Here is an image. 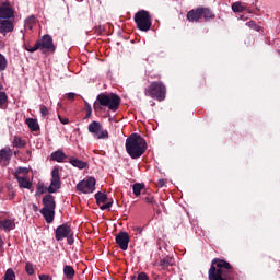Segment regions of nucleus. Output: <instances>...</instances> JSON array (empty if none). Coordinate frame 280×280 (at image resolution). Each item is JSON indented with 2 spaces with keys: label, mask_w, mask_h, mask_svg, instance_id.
<instances>
[{
  "label": "nucleus",
  "mask_w": 280,
  "mask_h": 280,
  "mask_svg": "<svg viewBox=\"0 0 280 280\" xmlns=\"http://www.w3.org/2000/svg\"><path fill=\"white\" fill-rule=\"evenodd\" d=\"M233 269L231 264L222 259H213L209 269V280H229Z\"/></svg>",
  "instance_id": "f257e3e1"
},
{
  "label": "nucleus",
  "mask_w": 280,
  "mask_h": 280,
  "mask_svg": "<svg viewBox=\"0 0 280 280\" xmlns=\"http://www.w3.org/2000/svg\"><path fill=\"white\" fill-rule=\"evenodd\" d=\"M145 150V140L141 136L132 133L126 139V151L131 159H139Z\"/></svg>",
  "instance_id": "f03ea898"
},
{
  "label": "nucleus",
  "mask_w": 280,
  "mask_h": 280,
  "mask_svg": "<svg viewBox=\"0 0 280 280\" xmlns=\"http://www.w3.org/2000/svg\"><path fill=\"white\" fill-rule=\"evenodd\" d=\"M121 104V98L117 94H98L94 103V110H102V107L107 106L109 110H117Z\"/></svg>",
  "instance_id": "7ed1b4c3"
},
{
  "label": "nucleus",
  "mask_w": 280,
  "mask_h": 280,
  "mask_svg": "<svg viewBox=\"0 0 280 280\" xmlns=\"http://www.w3.org/2000/svg\"><path fill=\"white\" fill-rule=\"evenodd\" d=\"M165 85L161 82L151 83L150 86L144 91V95H149V97L158 100L159 102H163V100H165Z\"/></svg>",
  "instance_id": "20e7f679"
},
{
  "label": "nucleus",
  "mask_w": 280,
  "mask_h": 280,
  "mask_svg": "<svg viewBox=\"0 0 280 280\" xmlns=\"http://www.w3.org/2000/svg\"><path fill=\"white\" fill-rule=\"evenodd\" d=\"M135 23L138 30L141 32H148L152 27V19L150 18V12L141 10L135 14Z\"/></svg>",
  "instance_id": "39448f33"
},
{
  "label": "nucleus",
  "mask_w": 280,
  "mask_h": 280,
  "mask_svg": "<svg viewBox=\"0 0 280 280\" xmlns=\"http://www.w3.org/2000/svg\"><path fill=\"white\" fill-rule=\"evenodd\" d=\"M56 51V46H54V38L49 35H44L34 45V48L31 51Z\"/></svg>",
  "instance_id": "423d86ee"
},
{
  "label": "nucleus",
  "mask_w": 280,
  "mask_h": 280,
  "mask_svg": "<svg viewBox=\"0 0 280 280\" xmlns=\"http://www.w3.org/2000/svg\"><path fill=\"white\" fill-rule=\"evenodd\" d=\"M88 130L93 135V137H95V139H108V130L102 129V124L98 121H92L89 125Z\"/></svg>",
  "instance_id": "0eeeda50"
},
{
  "label": "nucleus",
  "mask_w": 280,
  "mask_h": 280,
  "mask_svg": "<svg viewBox=\"0 0 280 280\" xmlns=\"http://www.w3.org/2000/svg\"><path fill=\"white\" fill-rule=\"evenodd\" d=\"M95 183L96 180L94 177H89L88 179L79 182L77 189L82 194H93V191H95Z\"/></svg>",
  "instance_id": "6e6552de"
},
{
  "label": "nucleus",
  "mask_w": 280,
  "mask_h": 280,
  "mask_svg": "<svg viewBox=\"0 0 280 280\" xmlns=\"http://www.w3.org/2000/svg\"><path fill=\"white\" fill-rule=\"evenodd\" d=\"M60 170L58 168H54L51 172V182H50V186L48 187V191L49 194H56V191H58V189H60Z\"/></svg>",
  "instance_id": "1a4fd4ad"
},
{
  "label": "nucleus",
  "mask_w": 280,
  "mask_h": 280,
  "mask_svg": "<svg viewBox=\"0 0 280 280\" xmlns=\"http://www.w3.org/2000/svg\"><path fill=\"white\" fill-rule=\"evenodd\" d=\"M69 235H73V232H71V226L68 224L59 225L56 229V240L57 242H60L61 240H65V237H69Z\"/></svg>",
  "instance_id": "9d476101"
},
{
  "label": "nucleus",
  "mask_w": 280,
  "mask_h": 280,
  "mask_svg": "<svg viewBox=\"0 0 280 280\" xmlns=\"http://www.w3.org/2000/svg\"><path fill=\"white\" fill-rule=\"evenodd\" d=\"M116 244H118L121 250H128V244H130V236L127 232H120L116 235Z\"/></svg>",
  "instance_id": "9b49d317"
},
{
  "label": "nucleus",
  "mask_w": 280,
  "mask_h": 280,
  "mask_svg": "<svg viewBox=\"0 0 280 280\" xmlns=\"http://www.w3.org/2000/svg\"><path fill=\"white\" fill-rule=\"evenodd\" d=\"M0 19H14V10L10 5V2L0 4Z\"/></svg>",
  "instance_id": "f8f14e48"
},
{
  "label": "nucleus",
  "mask_w": 280,
  "mask_h": 280,
  "mask_svg": "<svg viewBox=\"0 0 280 280\" xmlns=\"http://www.w3.org/2000/svg\"><path fill=\"white\" fill-rule=\"evenodd\" d=\"M14 30V24L11 20L0 18V34H5Z\"/></svg>",
  "instance_id": "ddd939ff"
},
{
  "label": "nucleus",
  "mask_w": 280,
  "mask_h": 280,
  "mask_svg": "<svg viewBox=\"0 0 280 280\" xmlns=\"http://www.w3.org/2000/svg\"><path fill=\"white\" fill-rule=\"evenodd\" d=\"M187 19L191 22V23H198V21H200V19H202V8H198L196 10H191L187 13Z\"/></svg>",
  "instance_id": "4468645a"
},
{
  "label": "nucleus",
  "mask_w": 280,
  "mask_h": 280,
  "mask_svg": "<svg viewBox=\"0 0 280 280\" xmlns=\"http://www.w3.org/2000/svg\"><path fill=\"white\" fill-rule=\"evenodd\" d=\"M15 179L23 189H32V180H30L28 176L15 175Z\"/></svg>",
  "instance_id": "2eb2a0df"
},
{
  "label": "nucleus",
  "mask_w": 280,
  "mask_h": 280,
  "mask_svg": "<svg viewBox=\"0 0 280 280\" xmlns=\"http://www.w3.org/2000/svg\"><path fill=\"white\" fill-rule=\"evenodd\" d=\"M42 215L45 218L47 224H51L54 222V218L56 215V210L49 208H43L40 210Z\"/></svg>",
  "instance_id": "dca6fc26"
},
{
  "label": "nucleus",
  "mask_w": 280,
  "mask_h": 280,
  "mask_svg": "<svg viewBox=\"0 0 280 280\" xmlns=\"http://www.w3.org/2000/svg\"><path fill=\"white\" fill-rule=\"evenodd\" d=\"M44 209H52L56 210V201L54 200V196L46 195L43 197Z\"/></svg>",
  "instance_id": "f3484780"
},
{
  "label": "nucleus",
  "mask_w": 280,
  "mask_h": 280,
  "mask_svg": "<svg viewBox=\"0 0 280 280\" xmlns=\"http://www.w3.org/2000/svg\"><path fill=\"white\" fill-rule=\"evenodd\" d=\"M67 159V155L62 151H56L51 153V160L57 161V163H62Z\"/></svg>",
  "instance_id": "a211bd4d"
},
{
  "label": "nucleus",
  "mask_w": 280,
  "mask_h": 280,
  "mask_svg": "<svg viewBox=\"0 0 280 280\" xmlns=\"http://www.w3.org/2000/svg\"><path fill=\"white\" fill-rule=\"evenodd\" d=\"M70 163L73 167H78V170H84L86 167V162L75 158H70Z\"/></svg>",
  "instance_id": "6ab92c4d"
},
{
  "label": "nucleus",
  "mask_w": 280,
  "mask_h": 280,
  "mask_svg": "<svg viewBox=\"0 0 280 280\" xmlns=\"http://www.w3.org/2000/svg\"><path fill=\"white\" fill-rule=\"evenodd\" d=\"M0 226L4 229V231H12V229H14V222L10 219H4L0 221Z\"/></svg>",
  "instance_id": "aec40b11"
},
{
  "label": "nucleus",
  "mask_w": 280,
  "mask_h": 280,
  "mask_svg": "<svg viewBox=\"0 0 280 280\" xmlns=\"http://www.w3.org/2000/svg\"><path fill=\"white\" fill-rule=\"evenodd\" d=\"M26 125L28 126V128L33 131L36 132V130H38L40 127L38 126V120L34 119V118H27L26 119Z\"/></svg>",
  "instance_id": "412c9836"
},
{
  "label": "nucleus",
  "mask_w": 280,
  "mask_h": 280,
  "mask_svg": "<svg viewBox=\"0 0 280 280\" xmlns=\"http://www.w3.org/2000/svg\"><path fill=\"white\" fill-rule=\"evenodd\" d=\"M63 275H66L67 279H73L75 277V269L69 265H66L63 267Z\"/></svg>",
  "instance_id": "4be33fe9"
},
{
  "label": "nucleus",
  "mask_w": 280,
  "mask_h": 280,
  "mask_svg": "<svg viewBox=\"0 0 280 280\" xmlns=\"http://www.w3.org/2000/svg\"><path fill=\"white\" fill-rule=\"evenodd\" d=\"M160 266L162 268H170V266H174V257L166 256L160 261Z\"/></svg>",
  "instance_id": "5701e85b"
},
{
  "label": "nucleus",
  "mask_w": 280,
  "mask_h": 280,
  "mask_svg": "<svg viewBox=\"0 0 280 280\" xmlns=\"http://www.w3.org/2000/svg\"><path fill=\"white\" fill-rule=\"evenodd\" d=\"M203 16L205 21H210V19H215V15L211 10L207 8H201V18Z\"/></svg>",
  "instance_id": "b1692460"
},
{
  "label": "nucleus",
  "mask_w": 280,
  "mask_h": 280,
  "mask_svg": "<svg viewBox=\"0 0 280 280\" xmlns=\"http://www.w3.org/2000/svg\"><path fill=\"white\" fill-rule=\"evenodd\" d=\"M12 150L10 148H5L0 150V161H10Z\"/></svg>",
  "instance_id": "393cba45"
},
{
  "label": "nucleus",
  "mask_w": 280,
  "mask_h": 280,
  "mask_svg": "<svg viewBox=\"0 0 280 280\" xmlns=\"http://www.w3.org/2000/svg\"><path fill=\"white\" fill-rule=\"evenodd\" d=\"M95 200L97 202V205H104V202H106V200H108V196L104 192H96L95 194Z\"/></svg>",
  "instance_id": "a878e982"
},
{
  "label": "nucleus",
  "mask_w": 280,
  "mask_h": 280,
  "mask_svg": "<svg viewBox=\"0 0 280 280\" xmlns=\"http://www.w3.org/2000/svg\"><path fill=\"white\" fill-rule=\"evenodd\" d=\"M13 145H14V148H25L26 142H25V140L21 139L20 137H14Z\"/></svg>",
  "instance_id": "bb28decb"
},
{
  "label": "nucleus",
  "mask_w": 280,
  "mask_h": 280,
  "mask_svg": "<svg viewBox=\"0 0 280 280\" xmlns=\"http://www.w3.org/2000/svg\"><path fill=\"white\" fill-rule=\"evenodd\" d=\"M16 273H14L13 269H8L4 275V280H15Z\"/></svg>",
  "instance_id": "cd10ccee"
},
{
  "label": "nucleus",
  "mask_w": 280,
  "mask_h": 280,
  "mask_svg": "<svg viewBox=\"0 0 280 280\" xmlns=\"http://www.w3.org/2000/svg\"><path fill=\"white\" fill-rule=\"evenodd\" d=\"M27 176V174H30V168L27 167H19L16 171H15V176Z\"/></svg>",
  "instance_id": "c85d7f7f"
},
{
  "label": "nucleus",
  "mask_w": 280,
  "mask_h": 280,
  "mask_svg": "<svg viewBox=\"0 0 280 280\" xmlns=\"http://www.w3.org/2000/svg\"><path fill=\"white\" fill-rule=\"evenodd\" d=\"M143 184H133V194L135 196H141V190L143 189Z\"/></svg>",
  "instance_id": "c756f323"
},
{
  "label": "nucleus",
  "mask_w": 280,
  "mask_h": 280,
  "mask_svg": "<svg viewBox=\"0 0 280 280\" xmlns=\"http://www.w3.org/2000/svg\"><path fill=\"white\" fill-rule=\"evenodd\" d=\"M8 103V94L0 92V108H3L4 104Z\"/></svg>",
  "instance_id": "7c9ffc66"
},
{
  "label": "nucleus",
  "mask_w": 280,
  "mask_h": 280,
  "mask_svg": "<svg viewBox=\"0 0 280 280\" xmlns=\"http://www.w3.org/2000/svg\"><path fill=\"white\" fill-rule=\"evenodd\" d=\"M232 10H233V12H244L245 8H244V5H242V3L235 2L232 5Z\"/></svg>",
  "instance_id": "2f4dec72"
},
{
  "label": "nucleus",
  "mask_w": 280,
  "mask_h": 280,
  "mask_svg": "<svg viewBox=\"0 0 280 280\" xmlns=\"http://www.w3.org/2000/svg\"><path fill=\"white\" fill-rule=\"evenodd\" d=\"M7 67H8V61L5 60V57L0 54V71H5Z\"/></svg>",
  "instance_id": "473e14b6"
},
{
  "label": "nucleus",
  "mask_w": 280,
  "mask_h": 280,
  "mask_svg": "<svg viewBox=\"0 0 280 280\" xmlns=\"http://www.w3.org/2000/svg\"><path fill=\"white\" fill-rule=\"evenodd\" d=\"M25 271L27 275H34V265L32 262H26Z\"/></svg>",
  "instance_id": "72a5a7b5"
},
{
  "label": "nucleus",
  "mask_w": 280,
  "mask_h": 280,
  "mask_svg": "<svg viewBox=\"0 0 280 280\" xmlns=\"http://www.w3.org/2000/svg\"><path fill=\"white\" fill-rule=\"evenodd\" d=\"M25 27L27 30H32L34 27V18H28L26 21H25Z\"/></svg>",
  "instance_id": "f704fd0d"
},
{
  "label": "nucleus",
  "mask_w": 280,
  "mask_h": 280,
  "mask_svg": "<svg viewBox=\"0 0 280 280\" xmlns=\"http://www.w3.org/2000/svg\"><path fill=\"white\" fill-rule=\"evenodd\" d=\"M98 207L102 211H106V209H110L113 207V202L112 201L104 202V203H101Z\"/></svg>",
  "instance_id": "c9c22d12"
},
{
  "label": "nucleus",
  "mask_w": 280,
  "mask_h": 280,
  "mask_svg": "<svg viewBox=\"0 0 280 280\" xmlns=\"http://www.w3.org/2000/svg\"><path fill=\"white\" fill-rule=\"evenodd\" d=\"M39 110H40L42 117H47V115H49V109L45 105H42Z\"/></svg>",
  "instance_id": "e433bc0d"
},
{
  "label": "nucleus",
  "mask_w": 280,
  "mask_h": 280,
  "mask_svg": "<svg viewBox=\"0 0 280 280\" xmlns=\"http://www.w3.org/2000/svg\"><path fill=\"white\" fill-rule=\"evenodd\" d=\"M132 231H135V233H138L139 235H141V233H143V228H141V226H133Z\"/></svg>",
  "instance_id": "4c0bfd02"
},
{
  "label": "nucleus",
  "mask_w": 280,
  "mask_h": 280,
  "mask_svg": "<svg viewBox=\"0 0 280 280\" xmlns=\"http://www.w3.org/2000/svg\"><path fill=\"white\" fill-rule=\"evenodd\" d=\"M247 27H250L252 30H257V25L254 21H249L246 23Z\"/></svg>",
  "instance_id": "58836bf2"
},
{
  "label": "nucleus",
  "mask_w": 280,
  "mask_h": 280,
  "mask_svg": "<svg viewBox=\"0 0 280 280\" xmlns=\"http://www.w3.org/2000/svg\"><path fill=\"white\" fill-rule=\"evenodd\" d=\"M138 280H150L148 278V275H145V272H141L140 275H138Z\"/></svg>",
  "instance_id": "ea45409f"
},
{
  "label": "nucleus",
  "mask_w": 280,
  "mask_h": 280,
  "mask_svg": "<svg viewBox=\"0 0 280 280\" xmlns=\"http://www.w3.org/2000/svg\"><path fill=\"white\" fill-rule=\"evenodd\" d=\"M58 119H59V121L61 122V124H63V125H67V124H69V118H62V116H58Z\"/></svg>",
  "instance_id": "a19ab883"
},
{
  "label": "nucleus",
  "mask_w": 280,
  "mask_h": 280,
  "mask_svg": "<svg viewBox=\"0 0 280 280\" xmlns=\"http://www.w3.org/2000/svg\"><path fill=\"white\" fill-rule=\"evenodd\" d=\"M67 97H68V100H75V93L70 92V93H68Z\"/></svg>",
  "instance_id": "79ce46f5"
},
{
  "label": "nucleus",
  "mask_w": 280,
  "mask_h": 280,
  "mask_svg": "<svg viewBox=\"0 0 280 280\" xmlns=\"http://www.w3.org/2000/svg\"><path fill=\"white\" fill-rule=\"evenodd\" d=\"M33 48H34V46L32 47V46H30V45H25L26 51H30L31 54H34V51H36V50H31V49H33Z\"/></svg>",
  "instance_id": "37998d69"
},
{
  "label": "nucleus",
  "mask_w": 280,
  "mask_h": 280,
  "mask_svg": "<svg viewBox=\"0 0 280 280\" xmlns=\"http://www.w3.org/2000/svg\"><path fill=\"white\" fill-rule=\"evenodd\" d=\"M68 244H73V235L66 236Z\"/></svg>",
  "instance_id": "c03bdc74"
},
{
  "label": "nucleus",
  "mask_w": 280,
  "mask_h": 280,
  "mask_svg": "<svg viewBox=\"0 0 280 280\" xmlns=\"http://www.w3.org/2000/svg\"><path fill=\"white\" fill-rule=\"evenodd\" d=\"M39 280H51V278L47 275L39 276Z\"/></svg>",
  "instance_id": "a18cd8bd"
},
{
  "label": "nucleus",
  "mask_w": 280,
  "mask_h": 280,
  "mask_svg": "<svg viewBox=\"0 0 280 280\" xmlns=\"http://www.w3.org/2000/svg\"><path fill=\"white\" fill-rule=\"evenodd\" d=\"M159 185H160V187H164L165 186V179H160Z\"/></svg>",
  "instance_id": "49530a36"
},
{
  "label": "nucleus",
  "mask_w": 280,
  "mask_h": 280,
  "mask_svg": "<svg viewBox=\"0 0 280 280\" xmlns=\"http://www.w3.org/2000/svg\"><path fill=\"white\" fill-rule=\"evenodd\" d=\"M145 201H147L149 205H152V202H153L152 198H150V197H147Z\"/></svg>",
  "instance_id": "de8ad7c7"
},
{
  "label": "nucleus",
  "mask_w": 280,
  "mask_h": 280,
  "mask_svg": "<svg viewBox=\"0 0 280 280\" xmlns=\"http://www.w3.org/2000/svg\"><path fill=\"white\" fill-rule=\"evenodd\" d=\"M34 211H38V207L36 205H33Z\"/></svg>",
  "instance_id": "09e8293b"
},
{
  "label": "nucleus",
  "mask_w": 280,
  "mask_h": 280,
  "mask_svg": "<svg viewBox=\"0 0 280 280\" xmlns=\"http://www.w3.org/2000/svg\"><path fill=\"white\" fill-rule=\"evenodd\" d=\"M59 108H62V103H58Z\"/></svg>",
  "instance_id": "8fccbe9b"
},
{
  "label": "nucleus",
  "mask_w": 280,
  "mask_h": 280,
  "mask_svg": "<svg viewBox=\"0 0 280 280\" xmlns=\"http://www.w3.org/2000/svg\"><path fill=\"white\" fill-rule=\"evenodd\" d=\"M2 244H3V243L1 242V238H0V248H1Z\"/></svg>",
  "instance_id": "3c124183"
},
{
  "label": "nucleus",
  "mask_w": 280,
  "mask_h": 280,
  "mask_svg": "<svg viewBox=\"0 0 280 280\" xmlns=\"http://www.w3.org/2000/svg\"><path fill=\"white\" fill-rule=\"evenodd\" d=\"M3 89V85L0 84V91Z\"/></svg>",
  "instance_id": "603ef678"
}]
</instances>
